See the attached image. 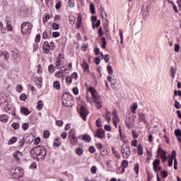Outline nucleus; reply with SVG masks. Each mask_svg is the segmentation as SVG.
<instances>
[{
    "mask_svg": "<svg viewBox=\"0 0 181 181\" xmlns=\"http://www.w3.org/2000/svg\"><path fill=\"white\" fill-rule=\"evenodd\" d=\"M107 69L109 76H112V74L114 73V70L112 69V66H111V65H108L107 66Z\"/></svg>",
    "mask_w": 181,
    "mask_h": 181,
    "instance_id": "nucleus-29",
    "label": "nucleus"
},
{
    "mask_svg": "<svg viewBox=\"0 0 181 181\" xmlns=\"http://www.w3.org/2000/svg\"><path fill=\"white\" fill-rule=\"evenodd\" d=\"M17 141L18 138L13 136L8 141V145H12L13 144H15V142H16Z\"/></svg>",
    "mask_w": 181,
    "mask_h": 181,
    "instance_id": "nucleus-30",
    "label": "nucleus"
},
{
    "mask_svg": "<svg viewBox=\"0 0 181 181\" xmlns=\"http://www.w3.org/2000/svg\"><path fill=\"white\" fill-rule=\"evenodd\" d=\"M0 54H3L6 60H8L9 59V54L6 52H0Z\"/></svg>",
    "mask_w": 181,
    "mask_h": 181,
    "instance_id": "nucleus-41",
    "label": "nucleus"
},
{
    "mask_svg": "<svg viewBox=\"0 0 181 181\" xmlns=\"http://www.w3.org/2000/svg\"><path fill=\"white\" fill-rule=\"evenodd\" d=\"M10 175L13 179H20V177H23L25 175V171L21 168H11L10 170Z\"/></svg>",
    "mask_w": 181,
    "mask_h": 181,
    "instance_id": "nucleus-2",
    "label": "nucleus"
},
{
    "mask_svg": "<svg viewBox=\"0 0 181 181\" xmlns=\"http://www.w3.org/2000/svg\"><path fill=\"white\" fill-rule=\"evenodd\" d=\"M43 107H45V105H43V102L42 100H39L37 105V110L40 111V110H42Z\"/></svg>",
    "mask_w": 181,
    "mask_h": 181,
    "instance_id": "nucleus-28",
    "label": "nucleus"
},
{
    "mask_svg": "<svg viewBox=\"0 0 181 181\" xmlns=\"http://www.w3.org/2000/svg\"><path fill=\"white\" fill-rule=\"evenodd\" d=\"M22 128L24 131H26V129L29 128V124L25 123L24 124H23Z\"/></svg>",
    "mask_w": 181,
    "mask_h": 181,
    "instance_id": "nucleus-64",
    "label": "nucleus"
},
{
    "mask_svg": "<svg viewBox=\"0 0 181 181\" xmlns=\"http://www.w3.org/2000/svg\"><path fill=\"white\" fill-rule=\"evenodd\" d=\"M60 36L59 32H54L52 33V37H59Z\"/></svg>",
    "mask_w": 181,
    "mask_h": 181,
    "instance_id": "nucleus-62",
    "label": "nucleus"
},
{
    "mask_svg": "<svg viewBox=\"0 0 181 181\" xmlns=\"http://www.w3.org/2000/svg\"><path fill=\"white\" fill-rule=\"evenodd\" d=\"M94 52H95V56H98V54H101V52H100V48H98V47H95Z\"/></svg>",
    "mask_w": 181,
    "mask_h": 181,
    "instance_id": "nucleus-58",
    "label": "nucleus"
},
{
    "mask_svg": "<svg viewBox=\"0 0 181 181\" xmlns=\"http://www.w3.org/2000/svg\"><path fill=\"white\" fill-rule=\"evenodd\" d=\"M160 165V160L159 159H155L153 162V166H159Z\"/></svg>",
    "mask_w": 181,
    "mask_h": 181,
    "instance_id": "nucleus-45",
    "label": "nucleus"
},
{
    "mask_svg": "<svg viewBox=\"0 0 181 181\" xmlns=\"http://www.w3.org/2000/svg\"><path fill=\"white\" fill-rule=\"evenodd\" d=\"M33 25L30 22H24L21 25V33L22 35H29L32 32Z\"/></svg>",
    "mask_w": 181,
    "mask_h": 181,
    "instance_id": "nucleus-4",
    "label": "nucleus"
},
{
    "mask_svg": "<svg viewBox=\"0 0 181 181\" xmlns=\"http://www.w3.org/2000/svg\"><path fill=\"white\" fill-rule=\"evenodd\" d=\"M122 166L123 168H127L128 167V160H124L122 161Z\"/></svg>",
    "mask_w": 181,
    "mask_h": 181,
    "instance_id": "nucleus-57",
    "label": "nucleus"
},
{
    "mask_svg": "<svg viewBox=\"0 0 181 181\" xmlns=\"http://www.w3.org/2000/svg\"><path fill=\"white\" fill-rule=\"evenodd\" d=\"M48 70L49 71V73H54V66L53 65H49L48 67Z\"/></svg>",
    "mask_w": 181,
    "mask_h": 181,
    "instance_id": "nucleus-53",
    "label": "nucleus"
},
{
    "mask_svg": "<svg viewBox=\"0 0 181 181\" xmlns=\"http://www.w3.org/2000/svg\"><path fill=\"white\" fill-rule=\"evenodd\" d=\"M112 114L113 115V125L117 128V126L119 124V117H118V114L115 110H113Z\"/></svg>",
    "mask_w": 181,
    "mask_h": 181,
    "instance_id": "nucleus-9",
    "label": "nucleus"
},
{
    "mask_svg": "<svg viewBox=\"0 0 181 181\" xmlns=\"http://www.w3.org/2000/svg\"><path fill=\"white\" fill-rule=\"evenodd\" d=\"M4 111L7 112V114H11L12 109H11V107H9V105H7L4 107Z\"/></svg>",
    "mask_w": 181,
    "mask_h": 181,
    "instance_id": "nucleus-43",
    "label": "nucleus"
},
{
    "mask_svg": "<svg viewBox=\"0 0 181 181\" xmlns=\"http://www.w3.org/2000/svg\"><path fill=\"white\" fill-rule=\"evenodd\" d=\"M62 66V54H59L56 62V67H60Z\"/></svg>",
    "mask_w": 181,
    "mask_h": 181,
    "instance_id": "nucleus-23",
    "label": "nucleus"
},
{
    "mask_svg": "<svg viewBox=\"0 0 181 181\" xmlns=\"http://www.w3.org/2000/svg\"><path fill=\"white\" fill-rule=\"evenodd\" d=\"M174 107H175L177 110H180L181 108L180 103L177 100H175Z\"/></svg>",
    "mask_w": 181,
    "mask_h": 181,
    "instance_id": "nucleus-42",
    "label": "nucleus"
},
{
    "mask_svg": "<svg viewBox=\"0 0 181 181\" xmlns=\"http://www.w3.org/2000/svg\"><path fill=\"white\" fill-rule=\"evenodd\" d=\"M68 4L69 8H74V0H69Z\"/></svg>",
    "mask_w": 181,
    "mask_h": 181,
    "instance_id": "nucleus-50",
    "label": "nucleus"
},
{
    "mask_svg": "<svg viewBox=\"0 0 181 181\" xmlns=\"http://www.w3.org/2000/svg\"><path fill=\"white\" fill-rule=\"evenodd\" d=\"M171 76L172 77H175V74H176V69H175L173 66H171Z\"/></svg>",
    "mask_w": 181,
    "mask_h": 181,
    "instance_id": "nucleus-52",
    "label": "nucleus"
},
{
    "mask_svg": "<svg viewBox=\"0 0 181 181\" xmlns=\"http://www.w3.org/2000/svg\"><path fill=\"white\" fill-rule=\"evenodd\" d=\"M54 88H56V90H60V83L57 81L54 82L53 83Z\"/></svg>",
    "mask_w": 181,
    "mask_h": 181,
    "instance_id": "nucleus-31",
    "label": "nucleus"
},
{
    "mask_svg": "<svg viewBox=\"0 0 181 181\" xmlns=\"http://www.w3.org/2000/svg\"><path fill=\"white\" fill-rule=\"evenodd\" d=\"M132 135H133V138L134 139H136L138 138V136H139V134H138V132H136V131L132 130Z\"/></svg>",
    "mask_w": 181,
    "mask_h": 181,
    "instance_id": "nucleus-55",
    "label": "nucleus"
},
{
    "mask_svg": "<svg viewBox=\"0 0 181 181\" xmlns=\"http://www.w3.org/2000/svg\"><path fill=\"white\" fill-rule=\"evenodd\" d=\"M81 21H82L81 15H78L76 19V29H80V28H81Z\"/></svg>",
    "mask_w": 181,
    "mask_h": 181,
    "instance_id": "nucleus-14",
    "label": "nucleus"
},
{
    "mask_svg": "<svg viewBox=\"0 0 181 181\" xmlns=\"http://www.w3.org/2000/svg\"><path fill=\"white\" fill-rule=\"evenodd\" d=\"M121 152L124 159H128L131 156V147L129 145L123 144L122 146Z\"/></svg>",
    "mask_w": 181,
    "mask_h": 181,
    "instance_id": "nucleus-5",
    "label": "nucleus"
},
{
    "mask_svg": "<svg viewBox=\"0 0 181 181\" xmlns=\"http://www.w3.org/2000/svg\"><path fill=\"white\" fill-rule=\"evenodd\" d=\"M91 21H92L93 29H95V23L94 22L97 21V16H91Z\"/></svg>",
    "mask_w": 181,
    "mask_h": 181,
    "instance_id": "nucleus-25",
    "label": "nucleus"
},
{
    "mask_svg": "<svg viewBox=\"0 0 181 181\" xmlns=\"http://www.w3.org/2000/svg\"><path fill=\"white\" fill-rule=\"evenodd\" d=\"M47 151H46V147L43 146H37L33 147L30 150V156L35 160H43L46 158Z\"/></svg>",
    "mask_w": 181,
    "mask_h": 181,
    "instance_id": "nucleus-1",
    "label": "nucleus"
},
{
    "mask_svg": "<svg viewBox=\"0 0 181 181\" xmlns=\"http://www.w3.org/2000/svg\"><path fill=\"white\" fill-rule=\"evenodd\" d=\"M25 138L22 137L19 139L18 141V148L19 149H22V148H23V146H25Z\"/></svg>",
    "mask_w": 181,
    "mask_h": 181,
    "instance_id": "nucleus-16",
    "label": "nucleus"
},
{
    "mask_svg": "<svg viewBox=\"0 0 181 181\" xmlns=\"http://www.w3.org/2000/svg\"><path fill=\"white\" fill-rule=\"evenodd\" d=\"M175 135L177 138L181 137V131L180 129L175 130Z\"/></svg>",
    "mask_w": 181,
    "mask_h": 181,
    "instance_id": "nucleus-37",
    "label": "nucleus"
},
{
    "mask_svg": "<svg viewBox=\"0 0 181 181\" xmlns=\"http://www.w3.org/2000/svg\"><path fill=\"white\" fill-rule=\"evenodd\" d=\"M43 136L45 139H47L50 136V132L48 130H45L43 134Z\"/></svg>",
    "mask_w": 181,
    "mask_h": 181,
    "instance_id": "nucleus-48",
    "label": "nucleus"
},
{
    "mask_svg": "<svg viewBox=\"0 0 181 181\" xmlns=\"http://www.w3.org/2000/svg\"><path fill=\"white\" fill-rule=\"evenodd\" d=\"M26 98H28V96H27L26 94H25V93H22V94L20 95V100H21V101H25V100H26Z\"/></svg>",
    "mask_w": 181,
    "mask_h": 181,
    "instance_id": "nucleus-44",
    "label": "nucleus"
},
{
    "mask_svg": "<svg viewBox=\"0 0 181 181\" xmlns=\"http://www.w3.org/2000/svg\"><path fill=\"white\" fill-rule=\"evenodd\" d=\"M157 153L160 156L161 159L163 158H167L166 151H165V150H162L160 147L158 148Z\"/></svg>",
    "mask_w": 181,
    "mask_h": 181,
    "instance_id": "nucleus-13",
    "label": "nucleus"
},
{
    "mask_svg": "<svg viewBox=\"0 0 181 181\" xmlns=\"http://www.w3.org/2000/svg\"><path fill=\"white\" fill-rule=\"evenodd\" d=\"M9 118L8 117V115H0V121H2L3 122H8V120Z\"/></svg>",
    "mask_w": 181,
    "mask_h": 181,
    "instance_id": "nucleus-20",
    "label": "nucleus"
},
{
    "mask_svg": "<svg viewBox=\"0 0 181 181\" xmlns=\"http://www.w3.org/2000/svg\"><path fill=\"white\" fill-rule=\"evenodd\" d=\"M95 136L99 138V139H103V138H105V132L103 129H98L96 130Z\"/></svg>",
    "mask_w": 181,
    "mask_h": 181,
    "instance_id": "nucleus-10",
    "label": "nucleus"
},
{
    "mask_svg": "<svg viewBox=\"0 0 181 181\" xmlns=\"http://www.w3.org/2000/svg\"><path fill=\"white\" fill-rule=\"evenodd\" d=\"M94 103H95L97 108H98V110H100V108H101V107H103V105H101V100L100 99L94 100Z\"/></svg>",
    "mask_w": 181,
    "mask_h": 181,
    "instance_id": "nucleus-26",
    "label": "nucleus"
},
{
    "mask_svg": "<svg viewBox=\"0 0 181 181\" xmlns=\"http://www.w3.org/2000/svg\"><path fill=\"white\" fill-rule=\"evenodd\" d=\"M39 49V44L37 42L33 43V52H36Z\"/></svg>",
    "mask_w": 181,
    "mask_h": 181,
    "instance_id": "nucleus-59",
    "label": "nucleus"
},
{
    "mask_svg": "<svg viewBox=\"0 0 181 181\" xmlns=\"http://www.w3.org/2000/svg\"><path fill=\"white\" fill-rule=\"evenodd\" d=\"M59 28H60V25H59L56 23H52V29L54 30H59Z\"/></svg>",
    "mask_w": 181,
    "mask_h": 181,
    "instance_id": "nucleus-34",
    "label": "nucleus"
},
{
    "mask_svg": "<svg viewBox=\"0 0 181 181\" xmlns=\"http://www.w3.org/2000/svg\"><path fill=\"white\" fill-rule=\"evenodd\" d=\"M160 175L162 177L165 179V177H168V173L167 171L163 170L160 172Z\"/></svg>",
    "mask_w": 181,
    "mask_h": 181,
    "instance_id": "nucleus-51",
    "label": "nucleus"
},
{
    "mask_svg": "<svg viewBox=\"0 0 181 181\" xmlns=\"http://www.w3.org/2000/svg\"><path fill=\"white\" fill-rule=\"evenodd\" d=\"M62 104L64 107H73V96L69 93L63 94Z\"/></svg>",
    "mask_w": 181,
    "mask_h": 181,
    "instance_id": "nucleus-3",
    "label": "nucleus"
},
{
    "mask_svg": "<svg viewBox=\"0 0 181 181\" xmlns=\"http://www.w3.org/2000/svg\"><path fill=\"white\" fill-rule=\"evenodd\" d=\"M22 90H23L22 85H18L16 86V91H18V93H22Z\"/></svg>",
    "mask_w": 181,
    "mask_h": 181,
    "instance_id": "nucleus-54",
    "label": "nucleus"
},
{
    "mask_svg": "<svg viewBox=\"0 0 181 181\" xmlns=\"http://www.w3.org/2000/svg\"><path fill=\"white\" fill-rule=\"evenodd\" d=\"M11 127L14 129H19V128L21 127V124H19V123H13Z\"/></svg>",
    "mask_w": 181,
    "mask_h": 181,
    "instance_id": "nucleus-47",
    "label": "nucleus"
},
{
    "mask_svg": "<svg viewBox=\"0 0 181 181\" xmlns=\"http://www.w3.org/2000/svg\"><path fill=\"white\" fill-rule=\"evenodd\" d=\"M90 93L92 94V97L94 98V101L99 100L98 99V93H97V90L94 89V88L91 87L89 88Z\"/></svg>",
    "mask_w": 181,
    "mask_h": 181,
    "instance_id": "nucleus-12",
    "label": "nucleus"
},
{
    "mask_svg": "<svg viewBox=\"0 0 181 181\" xmlns=\"http://www.w3.org/2000/svg\"><path fill=\"white\" fill-rule=\"evenodd\" d=\"M117 86H118V84H117V80H112L111 83L112 88L117 89Z\"/></svg>",
    "mask_w": 181,
    "mask_h": 181,
    "instance_id": "nucleus-38",
    "label": "nucleus"
},
{
    "mask_svg": "<svg viewBox=\"0 0 181 181\" xmlns=\"http://www.w3.org/2000/svg\"><path fill=\"white\" fill-rule=\"evenodd\" d=\"M40 42V34H37L35 37V43Z\"/></svg>",
    "mask_w": 181,
    "mask_h": 181,
    "instance_id": "nucleus-63",
    "label": "nucleus"
},
{
    "mask_svg": "<svg viewBox=\"0 0 181 181\" xmlns=\"http://www.w3.org/2000/svg\"><path fill=\"white\" fill-rule=\"evenodd\" d=\"M49 19H50V15L47 14L45 15V16L43 18L42 21L44 23H46V22H47V21H49Z\"/></svg>",
    "mask_w": 181,
    "mask_h": 181,
    "instance_id": "nucleus-49",
    "label": "nucleus"
},
{
    "mask_svg": "<svg viewBox=\"0 0 181 181\" xmlns=\"http://www.w3.org/2000/svg\"><path fill=\"white\" fill-rule=\"evenodd\" d=\"M69 138L72 145H76V144L78 142V139H77V137L76 136V129H70L69 133Z\"/></svg>",
    "mask_w": 181,
    "mask_h": 181,
    "instance_id": "nucleus-6",
    "label": "nucleus"
},
{
    "mask_svg": "<svg viewBox=\"0 0 181 181\" xmlns=\"http://www.w3.org/2000/svg\"><path fill=\"white\" fill-rule=\"evenodd\" d=\"M71 81H73V79L71 76H68L66 77V84H71Z\"/></svg>",
    "mask_w": 181,
    "mask_h": 181,
    "instance_id": "nucleus-40",
    "label": "nucleus"
},
{
    "mask_svg": "<svg viewBox=\"0 0 181 181\" xmlns=\"http://www.w3.org/2000/svg\"><path fill=\"white\" fill-rule=\"evenodd\" d=\"M95 63L97 66H98V64H100V63H101V59H100V57H95Z\"/></svg>",
    "mask_w": 181,
    "mask_h": 181,
    "instance_id": "nucleus-61",
    "label": "nucleus"
},
{
    "mask_svg": "<svg viewBox=\"0 0 181 181\" xmlns=\"http://www.w3.org/2000/svg\"><path fill=\"white\" fill-rule=\"evenodd\" d=\"M138 109V105L136 103H134L132 104V106L131 107V111L133 112V114H136V110Z\"/></svg>",
    "mask_w": 181,
    "mask_h": 181,
    "instance_id": "nucleus-18",
    "label": "nucleus"
},
{
    "mask_svg": "<svg viewBox=\"0 0 181 181\" xmlns=\"http://www.w3.org/2000/svg\"><path fill=\"white\" fill-rule=\"evenodd\" d=\"M42 77L37 78L35 80V82L37 83V84H38V86H40V88L42 87Z\"/></svg>",
    "mask_w": 181,
    "mask_h": 181,
    "instance_id": "nucleus-39",
    "label": "nucleus"
},
{
    "mask_svg": "<svg viewBox=\"0 0 181 181\" xmlns=\"http://www.w3.org/2000/svg\"><path fill=\"white\" fill-rule=\"evenodd\" d=\"M83 152H84V151L81 148H78L76 150V155H78V156H81V155H83Z\"/></svg>",
    "mask_w": 181,
    "mask_h": 181,
    "instance_id": "nucleus-32",
    "label": "nucleus"
},
{
    "mask_svg": "<svg viewBox=\"0 0 181 181\" xmlns=\"http://www.w3.org/2000/svg\"><path fill=\"white\" fill-rule=\"evenodd\" d=\"M119 35L120 39H121L120 43H121V45H122V43L124 42V33L122 32V30H119Z\"/></svg>",
    "mask_w": 181,
    "mask_h": 181,
    "instance_id": "nucleus-33",
    "label": "nucleus"
},
{
    "mask_svg": "<svg viewBox=\"0 0 181 181\" xmlns=\"http://www.w3.org/2000/svg\"><path fill=\"white\" fill-rule=\"evenodd\" d=\"M171 156L173 158V160L174 159V165H177V159L176 158V151L175 150L173 151Z\"/></svg>",
    "mask_w": 181,
    "mask_h": 181,
    "instance_id": "nucleus-17",
    "label": "nucleus"
},
{
    "mask_svg": "<svg viewBox=\"0 0 181 181\" xmlns=\"http://www.w3.org/2000/svg\"><path fill=\"white\" fill-rule=\"evenodd\" d=\"M21 112L23 115H29V114H30L29 110H28L26 107H22L21 108Z\"/></svg>",
    "mask_w": 181,
    "mask_h": 181,
    "instance_id": "nucleus-19",
    "label": "nucleus"
},
{
    "mask_svg": "<svg viewBox=\"0 0 181 181\" xmlns=\"http://www.w3.org/2000/svg\"><path fill=\"white\" fill-rule=\"evenodd\" d=\"M63 74V70H60L58 72L55 73V77H57V78H60Z\"/></svg>",
    "mask_w": 181,
    "mask_h": 181,
    "instance_id": "nucleus-46",
    "label": "nucleus"
},
{
    "mask_svg": "<svg viewBox=\"0 0 181 181\" xmlns=\"http://www.w3.org/2000/svg\"><path fill=\"white\" fill-rule=\"evenodd\" d=\"M82 139L85 141V142H91V137L88 134L83 135Z\"/></svg>",
    "mask_w": 181,
    "mask_h": 181,
    "instance_id": "nucleus-21",
    "label": "nucleus"
},
{
    "mask_svg": "<svg viewBox=\"0 0 181 181\" xmlns=\"http://www.w3.org/2000/svg\"><path fill=\"white\" fill-rule=\"evenodd\" d=\"M90 13H92V15H95V7L94 4H93V3H90Z\"/></svg>",
    "mask_w": 181,
    "mask_h": 181,
    "instance_id": "nucleus-27",
    "label": "nucleus"
},
{
    "mask_svg": "<svg viewBox=\"0 0 181 181\" xmlns=\"http://www.w3.org/2000/svg\"><path fill=\"white\" fill-rule=\"evenodd\" d=\"M19 155H22V153H21V151H18L16 152H15L13 156L15 158V159H16V160L18 162H19L20 159H19Z\"/></svg>",
    "mask_w": 181,
    "mask_h": 181,
    "instance_id": "nucleus-24",
    "label": "nucleus"
},
{
    "mask_svg": "<svg viewBox=\"0 0 181 181\" xmlns=\"http://www.w3.org/2000/svg\"><path fill=\"white\" fill-rule=\"evenodd\" d=\"M48 47H49L51 50H54V49H56V44H54V42L52 41L49 44Z\"/></svg>",
    "mask_w": 181,
    "mask_h": 181,
    "instance_id": "nucleus-35",
    "label": "nucleus"
},
{
    "mask_svg": "<svg viewBox=\"0 0 181 181\" xmlns=\"http://www.w3.org/2000/svg\"><path fill=\"white\" fill-rule=\"evenodd\" d=\"M134 171H135V173H136V175H138V173H139V163H136V164L135 165Z\"/></svg>",
    "mask_w": 181,
    "mask_h": 181,
    "instance_id": "nucleus-56",
    "label": "nucleus"
},
{
    "mask_svg": "<svg viewBox=\"0 0 181 181\" xmlns=\"http://www.w3.org/2000/svg\"><path fill=\"white\" fill-rule=\"evenodd\" d=\"M134 117H129L125 122V126L129 129H131L132 128H134Z\"/></svg>",
    "mask_w": 181,
    "mask_h": 181,
    "instance_id": "nucleus-8",
    "label": "nucleus"
},
{
    "mask_svg": "<svg viewBox=\"0 0 181 181\" xmlns=\"http://www.w3.org/2000/svg\"><path fill=\"white\" fill-rule=\"evenodd\" d=\"M95 146L98 148V149H99V151H103V144L98 143L96 144Z\"/></svg>",
    "mask_w": 181,
    "mask_h": 181,
    "instance_id": "nucleus-60",
    "label": "nucleus"
},
{
    "mask_svg": "<svg viewBox=\"0 0 181 181\" xmlns=\"http://www.w3.org/2000/svg\"><path fill=\"white\" fill-rule=\"evenodd\" d=\"M62 145V141L60 139H56L55 142L54 143V146H60Z\"/></svg>",
    "mask_w": 181,
    "mask_h": 181,
    "instance_id": "nucleus-36",
    "label": "nucleus"
},
{
    "mask_svg": "<svg viewBox=\"0 0 181 181\" xmlns=\"http://www.w3.org/2000/svg\"><path fill=\"white\" fill-rule=\"evenodd\" d=\"M138 117L139 118V121L143 122V124H144V125L147 124L146 119L145 115H144V113H139L138 115Z\"/></svg>",
    "mask_w": 181,
    "mask_h": 181,
    "instance_id": "nucleus-15",
    "label": "nucleus"
},
{
    "mask_svg": "<svg viewBox=\"0 0 181 181\" xmlns=\"http://www.w3.org/2000/svg\"><path fill=\"white\" fill-rule=\"evenodd\" d=\"M138 155H143L144 153V147L141 144H139L137 146Z\"/></svg>",
    "mask_w": 181,
    "mask_h": 181,
    "instance_id": "nucleus-22",
    "label": "nucleus"
},
{
    "mask_svg": "<svg viewBox=\"0 0 181 181\" xmlns=\"http://www.w3.org/2000/svg\"><path fill=\"white\" fill-rule=\"evenodd\" d=\"M42 49H43V53H45V54H49L51 49L49 47V42L45 41L44 42L42 45Z\"/></svg>",
    "mask_w": 181,
    "mask_h": 181,
    "instance_id": "nucleus-11",
    "label": "nucleus"
},
{
    "mask_svg": "<svg viewBox=\"0 0 181 181\" xmlns=\"http://www.w3.org/2000/svg\"><path fill=\"white\" fill-rule=\"evenodd\" d=\"M80 115L82 119H83V121L87 120V115H88V110H87V108L86 107L84 106L81 107Z\"/></svg>",
    "mask_w": 181,
    "mask_h": 181,
    "instance_id": "nucleus-7",
    "label": "nucleus"
}]
</instances>
